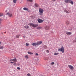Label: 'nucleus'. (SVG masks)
<instances>
[{"instance_id": "12", "label": "nucleus", "mask_w": 76, "mask_h": 76, "mask_svg": "<svg viewBox=\"0 0 76 76\" xmlns=\"http://www.w3.org/2000/svg\"><path fill=\"white\" fill-rule=\"evenodd\" d=\"M20 36V34H17L16 35L15 37L16 38H19V37Z\"/></svg>"}, {"instance_id": "43", "label": "nucleus", "mask_w": 76, "mask_h": 76, "mask_svg": "<svg viewBox=\"0 0 76 76\" xmlns=\"http://www.w3.org/2000/svg\"><path fill=\"white\" fill-rule=\"evenodd\" d=\"M75 42H76V40H75Z\"/></svg>"}, {"instance_id": "44", "label": "nucleus", "mask_w": 76, "mask_h": 76, "mask_svg": "<svg viewBox=\"0 0 76 76\" xmlns=\"http://www.w3.org/2000/svg\"><path fill=\"white\" fill-rule=\"evenodd\" d=\"M75 39H76V37H75Z\"/></svg>"}, {"instance_id": "17", "label": "nucleus", "mask_w": 76, "mask_h": 76, "mask_svg": "<svg viewBox=\"0 0 76 76\" xmlns=\"http://www.w3.org/2000/svg\"><path fill=\"white\" fill-rule=\"evenodd\" d=\"M34 6L35 7H38V5L37 4H35Z\"/></svg>"}, {"instance_id": "34", "label": "nucleus", "mask_w": 76, "mask_h": 76, "mask_svg": "<svg viewBox=\"0 0 76 76\" xmlns=\"http://www.w3.org/2000/svg\"><path fill=\"white\" fill-rule=\"evenodd\" d=\"M10 62V63H14V62H12V61H11Z\"/></svg>"}, {"instance_id": "5", "label": "nucleus", "mask_w": 76, "mask_h": 76, "mask_svg": "<svg viewBox=\"0 0 76 76\" xmlns=\"http://www.w3.org/2000/svg\"><path fill=\"white\" fill-rule=\"evenodd\" d=\"M43 12H44V10L40 8L39 9V12L41 14H42L43 13Z\"/></svg>"}, {"instance_id": "40", "label": "nucleus", "mask_w": 76, "mask_h": 76, "mask_svg": "<svg viewBox=\"0 0 76 76\" xmlns=\"http://www.w3.org/2000/svg\"><path fill=\"white\" fill-rule=\"evenodd\" d=\"M23 38H25V36H23Z\"/></svg>"}, {"instance_id": "4", "label": "nucleus", "mask_w": 76, "mask_h": 76, "mask_svg": "<svg viewBox=\"0 0 76 76\" xmlns=\"http://www.w3.org/2000/svg\"><path fill=\"white\" fill-rule=\"evenodd\" d=\"M68 67L70 69H71V70H73V69H74V67H73V66L71 65H68Z\"/></svg>"}, {"instance_id": "41", "label": "nucleus", "mask_w": 76, "mask_h": 76, "mask_svg": "<svg viewBox=\"0 0 76 76\" xmlns=\"http://www.w3.org/2000/svg\"><path fill=\"white\" fill-rule=\"evenodd\" d=\"M38 19H40L39 18H38Z\"/></svg>"}, {"instance_id": "39", "label": "nucleus", "mask_w": 76, "mask_h": 76, "mask_svg": "<svg viewBox=\"0 0 76 76\" xmlns=\"http://www.w3.org/2000/svg\"><path fill=\"white\" fill-rule=\"evenodd\" d=\"M53 1H56V0H53Z\"/></svg>"}, {"instance_id": "8", "label": "nucleus", "mask_w": 76, "mask_h": 76, "mask_svg": "<svg viewBox=\"0 0 76 76\" xmlns=\"http://www.w3.org/2000/svg\"><path fill=\"white\" fill-rule=\"evenodd\" d=\"M37 42V45H40V44H42V41Z\"/></svg>"}, {"instance_id": "3", "label": "nucleus", "mask_w": 76, "mask_h": 76, "mask_svg": "<svg viewBox=\"0 0 76 76\" xmlns=\"http://www.w3.org/2000/svg\"><path fill=\"white\" fill-rule=\"evenodd\" d=\"M64 1L66 3H70L72 4H73V2L71 0H66Z\"/></svg>"}, {"instance_id": "24", "label": "nucleus", "mask_w": 76, "mask_h": 76, "mask_svg": "<svg viewBox=\"0 0 76 76\" xmlns=\"http://www.w3.org/2000/svg\"><path fill=\"white\" fill-rule=\"evenodd\" d=\"M50 64L51 65H53V64H54V62H52Z\"/></svg>"}, {"instance_id": "28", "label": "nucleus", "mask_w": 76, "mask_h": 76, "mask_svg": "<svg viewBox=\"0 0 76 76\" xmlns=\"http://www.w3.org/2000/svg\"><path fill=\"white\" fill-rule=\"evenodd\" d=\"M27 1H30L31 2H32V0H27Z\"/></svg>"}, {"instance_id": "14", "label": "nucleus", "mask_w": 76, "mask_h": 76, "mask_svg": "<svg viewBox=\"0 0 76 76\" xmlns=\"http://www.w3.org/2000/svg\"><path fill=\"white\" fill-rule=\"evenodd\" d=\"M24 57L25 58H26V59H28V58H29V57L28 55H26L24 56Z\"/></svg>"}, {"instance_id": "6", "label": "nucleus", "mask_w": 76, "mask_h": 76, "mask_svg": "<svg viewBox=\"0 0 76 76\" xmlns=\"http://www.w3.org/2000/svg\"><path fill=\"white\" fill-rule=\"evenodd\" d=\"M10 61H14V63H15L17 62V59H16V58H15L12 59H10Z\"/></svg>"}, {"instance_id": "27", "label": "nucleus", "mask_w": 76, "mask_h": 76, "mask_svg": "<svg viewBox=\"0 0 76 76\" xmlns=\"http://www.w3.org/2000/svg\"><path fill=\"white\" fill-rule=\"evenodd\" d=\"M54 55H58V53H55L54 54Z\"/></svg>"}, {"instance_id": "38", "label": "nucleus", "mask_w": 76, "mask_h": 76, "mask_svg": "<svg viewBox=\"0 0 76 76\" xmlns=\"http://www.w3.org/2000/svg\"><path fill=\"white\" fill-rule=\"evenodd\" d=\"M7 10H6V11H5V12H7Z\"/></svg>"}, {"instance_id": "18", "label": "nucleus", "mask_w": 76, "mask_h": 76, "mask_svg": "<svg viewBox=\"0 0 76 76\" xmlns=\"http://www.w3.org/2000/svg\"><path fill=\"white\" fill-rule=\"evenodd\" d=\"M23 10H28V8L26 7L23 8Z\"/></svg>"}, {"instance_id": "21", "label": "nucleus", "mask_w": 76, "mask_h": 76, "mask_svg": "<svg viewBox=\"0 0 76 76\" xmlns=\"http://www.w3.org/2000/svg\"><path fill=\"white\" fill-rule=\"evenodd\" d=\"M13 2L14 3H16V0H13Z\"/></svg>"}, {"instance_id": "33", "label": "nucleus", "mask_w": 76, "mask_h": 76, "mask_svg": "<svg viewBox=\"0 0 76 76\" xmlns=\"http://www.w3.org/2000/svg\"><path fill=\"white\" fill-rule=\"evenodd\" d=\"M17 69H18V70H20V68L19 67H17Z\"/></svg>"}, {"instance_id": "46", "label": "nucleus", "mask_w": 76, "mask_h": 76, "mask_svg": "<svg viewBox=\"0 0 76 76\" xmlns=\"http://www.w3.org/2000/svg\"><path fill=\"white\" fill-rule=\"evenodd\" d=\"M6 33V32H5V33Z\"/></svg>"}, {"instance_id": "16", "label": "nucleus", "mask_w": 76, "mask_h": 76, "mask_svg": "<svg viewBox=\"0 0 76 76\" xmlns=\"http://www.w3.org/2000/svg\"><path fill=\"white\" fill-rule=\"evenodd\" d=\"M28 54H30V55L33 54V53H31L30 52H28Z\"/></svg>"}, {"instance_id": "10", "label": "nucleus", "mask_w": 76, "mask_h": 76, "mask_svg": "<svg viewBox=\"0 0 76 76\" xmlns=\"http://www.w3.org/2000/svg\"><path fill=\"white\" fill-rule=\"evenodd\" d=\"M32 45L33 46H37V43H36L35 42L33 43Z\"/></svg>"}, {"instance_id": "23", "label": "nucleus", "mask_w": 76, "mask_h": 76, "mask_svg": "<svg viewBox=\"0 0 76 76\" xmlns=\"http://www.w3.org/2000/svg\"><path fill=\"white\" fill-rule=\"evenodd\" d=\"M3 47L2 46H0V49H3Z\"/></svg>"}, {"instance_id": "20", "label": "nucleus", "mask_w": 76, "mask_h": 76, "mask_svg": "<svg viewBox=\"0 0 76 76\" xmlns=\"http://www.w3.org/2000/svg\"><path fill=\"white\" fill-rule=\"evenodd\" d=\"M3 16V14L2 13H0V17H1Z\"/></svg>"}, {"instance_id": "15", "label": "nucleus", "mask_w": 76, "mask_h": 76, "mask_svg": "<svg viewBox=\"0 0 76 76\" xmlns=\"http://www.w3.org/2000/svg\"><path fill=\"white\" fill-rule=\"evenodd\" d=\"M64 12H66V13H69V12H68V11H67V10L66 9L64 10Z\"/></svg>"}, {"instance_id": "32", "label": "nucleus", "mask_w": 76, "mask_h": 76, "mask_svg": "<svg viewBox=\"0 0 76 76\" xmlns=\"http://www.w3.org/2000/svg\"><path fill=\"white\" fill-rule=\"evenodd\" d=\"M76 41V40H74L72 42H73V43L75 42H76V41Z\"/></svg>"}, {"instance_id": "31", "label": "nucleus", "mask_w": 76, "mask_h": 76, "mask_svg": "<svg viewBox=\"0 0 76 76\" xmlns=\"http://www.w3.org/2000/svg\"><path fill=\"white\" fill-rule=\"evenodd\" d=\"M46 52L47 53H49V51L48 50H47Z\"/></svg>"}, {"instance_id": "9", "label": "nucleus", "mask_w": 76, "mask_h": 76, "mask_svg": "<svg viewBox=\"0 0 76 76\" xmlns=\"http://www.w3.org/2000/svg\"><path fill=\"white\" fill-rule=\"evenodd\" d=\"M7 15H8V16L10 17H12V14L11 13H7Z\"/></svg>"}, {"instance_id": "36", "label": "nucleus", "mask_w": 76, "mask_h": 76, "mask_svg": "<svg viewBox=\"0 0 76 76\" xmlns=\"http://www.w3.org/2000/svg\"><path fill=\"white\" fill-rule=\"evenodd\" d=\"M1 34H2V35H3V33H1Z\"/></svg>"}, {"instance_id": "26", "label": "nucleus", "mask_w": 76, "mask_h": 76, "mask_svg": "<svg viewBox=\"0 0 76 76\" xmlns=\"http://www.w3.org/2000/svg\"><path fill=\"white\" fill-rule=\"evenodd\" d=\"M27 12H31L29 9H28V8L27 9Z\"/></svg>"}, {"instance_id": "25", "label": "nucleus", "mask_w": 76, "mask_h": 76, "mask_svg": "<svg viewBox=\"0 0 76 76\" xmlns=\"http://www.w3.org/2000/svg\"><path fill=\"white\" fill-rule=\"evenodd\" d=\"M44 47L45 48H47V46L45 45L44 46Z\"/></svg>"}, {"instance_id": "29", "label": "nucleus", "mask_w": 76, "mask_h": 76, "mask_svg": "<svg viewBox=\"0 0 76 76\" xmlns=\"http://www.w3.org/2000/svg\"><path fill=\"white\" fill-rule=\"evenodd\" d=\"M27 75L28 76H31V74L30 73H28L27 74Z\"/></svg>"}, {"instance_id": "42", "label": "nucleus", "mask_w": 76, "mask_h": 76, "mask_svg": "<svg viewBox=\"0 0 76 76\" xmlns=\"http://www.w3.org/2000/svg\"><path fill=\"white\" fill-rule=\"evenodd\" d=\"M0 23H1V22H0Z\"/></svg>"}, {"instance_id": "7", "label": "nucleus", "mask_w": 76, "mask_h": 76, "mask_svg": "<svg viewBox=\"0 0 76 76\" xmlns=\"http://www.w3.org/2000/svg\"><path fill=\"white\" fill-rule=\"evenodd\" d=\"M38 21L39 23H42L44 21V20H41V19H39L38 20Z\"/></svg>"}, {"instance_id": "37", "label": "nucleus", "mask_w": 76, "mask_h": 76, "mask_svg": "<svg viewBox=\"0 0 76 76\" xmlns=\"http://www.w3.org/2000/svg\"><path fill=\"white\" fill-rule=\"evenodd\" d=\"M1 44V42H0V45Z\"/></svg>"}, {"instance_id": "13", "label": "nucleus", "mask_w": 76, "mask_h": 76, "mask_svg": "<svg viewBox=\"0 0 76 76\" xmlns=\"http://www.w3.org/2000/svg\"><path fill=\"white\" fill-rule=\"evenodd\" d=\"M24 28L26 29H28L29 28V26L27 25H26L24 26Z\"/></svg>"}, {"instance_id": "11", "label": "nucleus", "mask_w": 76, "mask_h": 76, "mask_svg": "<svg viewBox=\"0 0 76 76\" xmlns=\"http://www.w3.org/2000/svg\"><path fill=\"white\" fill-rule=\"evenodd\" d=\"M66 35H71L72 33L70 32H66Z\"/></svg>"}, {"instance_id": "22", "label": "nucleus", "mask_w": 76, "mask_h": 76, "mask_svg": "<svg viewBox=\"0 0 76 76\" xmlns=\"http://www.w3.org/2000/svg\"><path fill=\"white\" fill-rule=\"evenodd\" d=\"M69 23H70L69 22V21H67L66 23V25H67L69 24Z\"/></svg>"}, {"instance_id": "47", "label": "nucleus", "mask_w": 76, "mask_h": 76, "mask_svg": "<svg viewBox=\"0 0 76 76\" xmlns=\"http://www.w3.org/2000/svg\"><path fill=\"white\" fill-rule=\"evenodd\" d=\"M33 19H34V18H33Z\"/></svg>"}, {"instance_id": "35", "label": "nucleus", "mask_w": 76, "mask_h": 76, "mask_svg": "<svg viewBox=\"0 0 76 76\" xmlns=\"http://www.w3.org/2000/svg\"><path fill=\"white\" fill-rule=\"evenodd\" d=\"M37 29H40V27H38L37 28Z\"/></svg>"}, {"instance_id": "2", "label": "nucleus", "mask_w": 76, "mask_h": 76, "mask_svg": "<svg viewBox=\"0 0 76 76\" xmlns=\"http://www.w3.org/2000/svg\"><path fill=\"white\" fill-rule=\"evenodd\" d=\"M28 25H29L30 26H32L33 28H35V27H37L38 26V24H34L33 23H29Z\"/></svg>"}, {"instance_id": "30", "label": "nucleus", "mask_w": 76, "mask_h": 76, "mask_svg": "<svg viewBox=\"0 0 76 76\" xmlns=\"http://www.w3.org/2000/svg\"><path fill=\"white\" fill-rule=\"evenodd\" d=\"M35 55H36V56H38V55H39V54L37 53H35Z\"/></svg>"}, {"instance_id": "19", "label": "nucleus", "mask_w": 76, "mask_h": 76, "mask_svg": "<svg viewBox=\"0 0 76 76\" xmlns=\"http://www.w3.org/2000/svg\"><path fill=\"white\" fill-rule=\"evenodd\" d=\"M26 46H28V45H29V43H26Z\"/></svg>"}, {"instance_id": "1", "label": "nucleus", "mask_w": 76, "mask_h": 76, "mask_svg": "<svg viewBox=\"0 0 76 76\" xmlns=\"http://www.w3.org/2000/svg\"><path fill=\"white\" fill-rule=\"evenodd\" d=\"M58 51H61V52L62 53H64V48L63 46H62L61 48L58 49Z\"/></svg>"}, {"instance_id": "45", "label": "nucleus", "mask_w": 76, "mask_h": 76, "mask_svg": "<svg viewBox=\"0 0 76 76\" xmlns=\"http://www.w3.org/2000/svg\"><path fill=\"white\" fill-rule=\"evenodd\" d=\"M46 29H47V28H46Z\"/></svg>"}]
</instances>
